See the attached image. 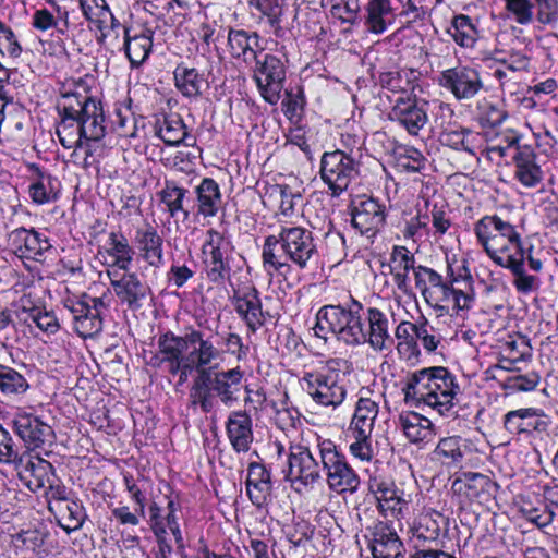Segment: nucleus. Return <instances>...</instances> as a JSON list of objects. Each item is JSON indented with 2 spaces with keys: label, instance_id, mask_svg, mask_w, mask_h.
I'll list each match as a JSON object with an SVG mask.
<instances>
[{
  "label": "nucleus",
  "instance_id": "f257e3e1",
  "mask_svg": "<svg viewBox=\"0 0 558 558\" xmlns=\"http://www.w3.org/2000/svg\"><path fill=\"white\" fill-rule=\"evenodd\" d=\"M318 248L312 230L301 226H281L278 234L265 238L262 259L265 268L280 275L291 272L294 265L303 270L318 259Z\"/></svg>",
  "mask_w": 558,
  "mask_h": 558
},
{
  "label": "nucleus",
  "instance_id": "f03ea898",
  "mask_svg": "<svg viewBox=\"0 0 558 558\" xmlns=\"http://www.w3.org/2000/svg\"><path fill=\"white\" fill-rule=\"evenodd\" d=\"M365 306L362 302L349 295L338 304L322 306L316 314L314 333L327 341L335 338L348 347L365 344Z\"/></svg>",
  "mask_w": 558,
  "mask_h": 558
},
{
  "label": "nucleus",
  "instance_id": "7ed1b4c3",
  "mask_svg": "<svg viewBox=\"0 0 558 558\" xmlns=\"http://www.w3.org/2000/svg\"><path fill=\"white\" fill-rule=\"evenodd\" d=\"M244 372L240 367L214 371L211 364L201 376H194L189 392L191 405L210 413L218 401L230 408L239 400Z\"/></svg>",
  "mask_w": 558,
  "mask_h": 558
},
{
  "label": "nucleus",
  "instance_id": "20e7f679",
  "mask_svg": "<svg viewBox=\"0 0 558 558\" xmlns=\"http://www.w3.org/2000/svg\"><path fill=\"white\" fill-rule=\"evenodd\" d=\"M477 242L487 255L501 265L525 248L517 228L498 215H486L474 223Z\"/></svg>",
  "mask_w": 558,
  "mask_h": 558
},
{
  "label": "nucleus",
  "instance_id": "39448f33",
  "mask_svg": "<svg viewBox=\"0 0 558 558\" xmlns=\"http://www.w3.org/2000/svg\"><path fill=\"white\" fill-rule=\"evenodd\" d=\"M189 348H192L189 353L181 351L178 357L172 359L168 371L171 375H179L180 384L185 383L193 373L201 376L206 366L220 357V351L214 343L193 327L187 328L186 350Z\"/></svg>",
  "mask_w": 558,
  "mask_h": 558
},
{
  "label": "nucleus",
  "instance_id": "423d86ee",
  "mask_svg": "<svg viewBox=\"0 0 558 558\" xmlns=\"http://www.w3.org/2000/svg\"><path fill=\"white\" fill-rule=\"evenodd\" d=\"M301 383L303 390L322 407L336 409L347 397V388L340 371L332 367L330 363L304 371Z\"/></svg>",
  "mask_w": 558,
  "mask_h": 558
},
{
  "label": "nucleus",
  "instance_id": "0eeeda50",
  "mask_svg": "<svg viewBox=\"0 0 558 558\" xmlns=\"http://www.w3.org/2000/svg\"><path fill=\"white\" fill-rule=\"evenodd\" d=\"M318 450L329 488L338 493H355L361 481L347 457L329 439L319 441Z\"/></svg>",
  "mask_w": 558,
  "mask_h": 558
},
{
  "label": "nucleus",
  "instance_id": "6e6552de",
  "mask_svg": "<svg viewBox=\"0 0 558 558\" xmlns=\"http://www.w3.org/2000/svg\"><path fill=\"white\" fill-rule=\"evenodd\" d=\"M64 307L72 314L73 328L82 338H92L104 328V314L109 304L104 298H94L83 293L78 298H68Z\"/></svg>",
  "mask_w": 558,
  "mask_h": 558
},
{
  "label": "nucleus",
  "instance_id": "1a4fd4ad",
  "mask_svg": "<svg viewBox=\"0 0 558 558\" xmlns=\"http://www.w3.org/2000/svg\"><path fill=\"white\" fill-rule=\"evenodd\" d=\"M357 174L359 163L343 150L325 151L320 157L319 175L332 196L347 191Z\"/></svg>",
  "mask_w": 558,
  "mask_h": 558
},
{
  "label": "nucleus",
  "instance_id": "9d476101",
  "mask_svg": "<svg viewBox=\"0 0 558 558\" xmlns=\"http://www.w3.org/2000/svg\"><path fill=\"white\" fill-rule=\"evenodd\" d=\"M60 118L57 135L60 144L66 149L83 147L88 142H99L106 136L105 121L72 116H60Z\"/></svg>",
  "mask_w": 558,
  "mask_h": 558
},
{
  "label": "nucleus",
  "instance_id": "9b49d317",
  "mask_svg": "<svg viewBox=\"0 0 558 558\" xmlns=\"http://www.w3.org/2000/svg\"><path fill=\"white\" fill-rule=\"evenodd\" d=\"M254 80L265 101L276 105L286 80V66L282 60L271 53H262L253 62Z\"/></svg>",
  "mask_w": 558,
  "mask_h": 558
},
{
  "label": "nucleus",
  "instance_id": "f8f14e48",
  "mask_svg": "<svg viewBox=\"0 0 558 558\" xmlns=\"http://www.w3.org/2000/svg\"><path fill=\"white\" fill-rule=\"evenodd\" d=\"M428 101L414 94L400 96L391 107L388 119L398 123L409 135L417 136L428 122Z\"/></svg>",
  "mask_w": 558,
  "mask_h": 558
},
{
  "label": "nucleus",
  "instance_id": "ddd939ff",
  "mask_svg": "<svg viewBox=\"0 0 558 558\" xmlns=\"http://www.w3.org/2000/svg\"><path fill=\"white\" fill-rule=\"evenodd\" d=\"M286 480L292 486L313 487L320 480L319 464L307 447L291 446L288 454Z\"/></svg>",
  "mask_w": 558,
  "mask_h": 558
},
{
  "label": "nucleus",
  "instance_id": "4468645a",
  "mask_svg": "<svg viewBox=\"0 0 558 558\" xmlns=\"http://www.w3.org/2000/svg\"><path fill=\"white\" fill-rule=\"evenodd\" d=\"M446 270V283L452 291L453 306L458 311L469 310L474 301L473 278L465 259L458 260L448 257Z\"/></svg>",
  "mask_w": 558,
  "mask_h": 558
},
{
  "label": "nucleus",
  "instance_id": "2eb2a0df",
  "mask_svg": "<svg viewBox=\"0 0 558 558\" xmlns=\"http://www.w3.org/2000/svg\"><path fill=\"white\" fill-rule=\"evenodd\" d=\"M439 84L458 100L472 99L484 87L480 72L471 66H456L442 71Z\"/></svg>",
  "mask_w": 558,
  "mask_h": 558
},
{
  "label": "nucleus",
  "instance_id": "dca6fc26",
  "mask_svg": "<svg viewBox=\"0 0 558 558\" xmlns=\"http://www.w3.org/2000/svg\"><path fill=\"white\" fill-rule=\"evenodd\" d=\"M114 294L122 304L130 310H138L150 293V288L143 282L135 272L117 270L111 268L107 271Z\"/></svg>",
  "mask_w": 558,
  "mask_h": 558
},
{
  "label": "nucleus",
  "instance_id": "f3484780",
  "mask_svg": "<svg viewBox=\"0 0 558 558\" xmlns=\"http://www.w3.org/2000/svg\"><path fill=\"white\" fill-rule=\"evenodd\" d=\"M442 366L424 367L415 371L407 377V381L402 387L405 402H423L433 408L437 404V398L433 396V390L439 380Z\"/></svg>",
  "mask_w": 558,
  "mask_h": 558
},
{
  "label": "nucleus",
  "instance_id": "a211bd4d",
  "mask_svg": "<svg viewBox=\"0 0 558 558\" xmlns=\"http://www.w3.org/2000/svg\"><path fill=\"white\" fill-rule=\"evenodd\" d=\"M385 218V206L372 197L359 199L351 210L352 227L368 239L378 233Z\"/></svg>",
  "mask_w": 558,
  "mask_h": 558
},
{
  "label": "nucleus",
  "instance_id": "6ab92c4d",
  "mask_svg": "<svg viewBox=\"0 0 558 558\" xmlns=\"http://www.w3.org/2000/svg\"><path fill=\"white\" fill-rule=\"evenodd\" d=\"M232 304L239 317L245 323L247 330L255 333L265 325L266 317L263 311L258 290L253 287H244L234 292Z\"/></svg>",
  "mask_w": 558,
  "mask_h": 558
},
{
  "label": "nucleus",
  "instance_id": "aec40b11",
  "mask_svg": "<svg viewBox=\"0 0 558 558\" xmlns=\"http://www.w3.org/2000/svg\"><path fill=\"white\" fill-rule=\"evenodd\" d=\"M13 429L28 449L39 448L51 444L54 438L53 429L38 416L26 412H17L12 421Z\"/></svg>",
  "mask_w": 558,
  "mask_h": 558
},
{
  "label": "nucleus",
  "instance_id": "412c9836",
  "mask_svg": "<svg viewBox=\"0 0 558 558\" xmlns=\"http://www.w3.org/2000/svg\"><path fill=\"white\" fill-rule=\"evenodd\" d=\"M525 262H527L529 268L535 272H538L543 268L542 260L532 255V247L511 257L500 266L509 269L513 275L512 283L517 291L523 294H529L538 289L539 279L535 275L527 274L525 269Z\"/></svg>",
  "mask_w": 558,
  "mask_h": 558
},
{
  "label": "nucleus",
  "instance_id": "4be33fe9",
  "mask_svg": "<svg viewBox=\"0 0 558 558\" xmlns=\"http://www.w3.org/2000/svg\"><path fill=\"white\" fill-rule=\"evenodd\" d=\"M9 241L21 257L41 262L46 253L52 250L49 239L41 232L26 228H16L9 234Z\"/></svg>",
  "mask_w": 558,
  "mask_h": 558
},
{
  "label": "nucleus",
  "instance_id": "5701e85b",
  "mask_svg": "<svg viewBox=\"0 0 558 558\" xmlns=\"http://www.w3.org/2000/svg\"><path fill=\"white\" fill-rule=\"evenodd\" d=\"M415 287L429 305L448 303L452 299V291L449 290L445 277L433 268L418 265L414 269Z\"/></svg>",
  "mask_w": 558,
  "mask_h": 558
},
{
  "label": "nucleus",
  "instance_id": "b1692460",
  "mask_svg": "<svg viewBox=\"0 0 558 558\" xmlns=\"http://www.w3.org/2000/svg\"><path fill=\"white\" fill-rule=\"evenodd\" d=\"M228 48L233 59L242 60L250 66L265 50L256 32L235 28L228 32Z\"/></svg>",
  "mask_w": 558,
  "mask_h": 558
},
{
  "label": "nucleus",
  "instance_id": "393cba45",
  "mask_svg": "<svg viewBox=\"0 0 558 558\" xmlns=\"http://www.w3.org/2000/svg\"><path fill=\"white\" fill-rule=\"evenodd\" d=\"M57 109L59 116L81 117V119L96 118V120H105L104 109L100 101L76 92L65 93L58 102Z\"/></svg>",
  "mask_w": 558,
  "mask_h": 558
},
{
  "label": "nucleus",
  "instance_id": "a878e982",
  "mask_svg": "<svg viewBox=\"0 0 558 558\" xmlns=\"http://www.w3.org/2000/svg\"><path fill=\"white\" fill-rule=\"evenodd\" d=\"M364 331L365 344H369L375 351H383L387 349V342H393L389 333L388 316L378 307L367 306L365 308Z\"/></svg>",
  "mask_w": 558,
  "mask_h": 558
},
{
  "label": "nucleus",
  "instance_id": "bb28decb",
  "mask_svg": "<svg viewBox=\"0 0 558 558\" xmlns=\"http://www.w3.org/2000/svg\"><path fill=\"white\" fill-rule=\"evenodd\" d=\"M545 426L543 411L535 408L512 410L504 416L505 429L513 435L544 432Z\"/></svg>",
  "mask_w": 558,
  "mask_h": 558
},
{
  "label": "nucleus",
  "instance_id": "cd10ccee",
  "mask_svg": "<svg viewBox=\"0 0 558 558\" xmlns=\"http://www.w3.org/2000/svg\"><path fill=\"white\" fill-rule=\"evenodd\" d=\"M196 196L194 206L195 216L204 219L215 217L221 205L222 194L219 184L213 178H203L194 189Z\"/></svg>",
  "mask_w": 558,
  "mask_h": 558
},
{
  "label": "nucleus",
  "instance_id": "c85d7f7f",
  "mask_svg": "<svg viewBox=\"0 0 558 558\" xmlns=\"http://www.w3.org/2000/svg\"><path fill=\"white\" fill-rule=\"evenodd\" d=\"M272 490L271 473L265 465L252 462L247 468L246 493L258 508L267 504Z\"/></svg>",
  "mask_w": 558,
  "mask_h": 558
},
{
  "label": "nucleus",
  "instance_id": "c756f323",
  "mask_svg": "<svg viewBox=\"0 0 558 558\" xmlns=\"http://www.w3.org/2000/svg\"><path fill=\"white\" fill-rule=\"evenodd\" d=\"M154 32L147 27H124V49L133 66L141 65L149 56Z\"/></svg>",
  "mask_w": 558,
  "mask_h": 558
},
{
  "label": "nucleus",
  "instance_id": "7c9ffc66",
  "mask_svg": "<svg viewBox=\"0 0 558 558\" xmlns=\"http://www.w3.org/2000/svg\"><path fill=\"white\" fill-rule=\"evenodd\" d=\"M230 444L236 452H247L253 442L252 420L244 411L231 412L226 423Z\"/></svg>",
  "mask_w": 558,
  "mask_h": 558
},
{
  "label": "nucleus",
  "instance_id": "2f4dec72",
  "mask_svg": "<svg viewBox=\"0 0 558 558\" xmlns=\"http://www.w3.org/2000/svg\"><path fill=\"white\" fill-rule=\"evenodd\" d=\"M186 339L187 328L183 336H177L171 331L160 335L157 341L158 351L150 356L148 364L153 367L165 365L169 371L172 359L178 357L181 351L186 350Z\"/></svg>",
  "mask_w": 558,
  "mask_h": 558
},
{
  "label": "nucleus",
  "instance_id": "473e14b6",
  "mask_svg": "<svg viewBox=\"0 0 558 558\" xmlns=\"http://www.w3.org/2000/svg\"><path fill=\"white\" fill-rule=\"evenodd\" d=\"M135 241L143 259L148 265L155 268H160L163 265V240L154 227L147 226L144 229H137Z\"/></svg>",
  "mask_w": 558,
  "mask_h": 558
},
{
  "label": "nucleus",
  "instance_id": "72a5a7b5",
  "mask_svg": "<svg viewBox=\"0 0 558 558\" xmlns=\"http://www.w3.org/2000/svg\"><path fill=\"white\" fill-rule=\"evenodd\" d=\"M156 135L168 146L192 147L196 138L186 130L182 118L178 114L165 117L163 121L156 125Z\"/></svg>",
  "mask_w": 558,
  "mask_h": 558
},
{
  "label": "nucleus",
  "instance_id": "f704fd0d",
  "mask_svg": "<svg viewBox=\"0 0 558 558\" xmlns=\"http://www.w3.org/2000/svg\"><path fill=\"white\" fill-rule=\"evenodd\" d=\"M405 548L395 530L388 525L377 529L372 545L374 558H405Z\"/></svg>",
  "mask_w": 558,
  "mask_h": 558
},
{
  "label": "nucleus",
  "instance_id": "c9c22d12",
  "mask_svg": "<svg viewBox=\"0 0 558 558\" xmlns=\"http://www.w3.org/2000/svg\"><path fill=\"white\" fill-rule=\"evenodd\" d=\"M365 13L367 31L375 35L383 34L395 16L390 0H368Z\"/></svg>",
  "mask_w": 558,
  "mask_h": 558
},
{
  "label": "nucleus",
  "instance_id": "e433bc0d",
  "mask_svg": "<svg viewBox=\"0 0 558 558\" xmlns=\"http://www.w3.org/2000/svg\"><path fill=\"white\" fill-rule=\"evenodd\" d=\"M460 387L456 381V377L448 368L444 367L433 390V396L437 398V404H433V409L442 416H448L453 408V399L459 392Z\"/></svg>",
  "mask_w": 558,
  "mask_h": 558
},
{
  "label": "nucleus",
  "instance_id": "4c0bfd02",
  "mask_svg": "<svg viewBox=\"0 0 558 558\" xmlns=\"http://www.w3.org/2000/svg\"><path fill=\"white\" fill-rule=\"evenodd\" d=\"M177 89L187 98H197L202 95L203 87H207V81L195 68H189L185 63H179L173 72Z\"/></svg>",
  "mask_w": 558,
  "mask_h": 558
},
{
  "label": "nucleus",
  "instance_id": "58836bf2",
  "mask_svg": "<svg viewBox=\"0 0 558 558\" xmlns=\"http://www.w3.org/2000/svg\"><path fill=\"white\" fill-rule=\"evenodd\" d=\"M189 190L179 186L174 181L166 180L165 186L157 193L160 203L171 218L182 214L183 220H189L191 211L184 207V201Z\"/></svg>",
  "mask_w": 558,
  "mask_h": 558
},
{
  "label": "nucleus",
  "instance_id": "ea45409f",
  "mask_svg": "<svg viewBox=\"0 0 558 558\" xmlns=\"http://www.w3.org/2000/svg\"><path fill=\"white\" fill-rule=\"evenodd\" d=\"M498 484L493 482L487 475L475 472H464L457 477L452 484V488L459 493H463L468 498H477L482 494H490L498 489Z\"/></svg>",
  "mask_w": 558,
  "mask_h": 558
},
{
  "label": "nucleus",
  "instance_id": "a19ab883",
  "mask_svg": "<svg viewBox=\"0 0 558 558\" xmlns=\"http://www.w3.org/2000/svg\"><path fill=\"white\" fill-rule=\"evenodd\" d=\"M399 423L405 437L411 442H422L435 435L432 421L418 413H402L399 416Z\"/></svg>",
  "mask_w": 558,
  "mask_h": 558
},
{
  "label": "nucleus",
  "instance_id": "79ce46f5",
  "mask_svg": "<svg viewBox=\"0 0 558 558\" xmlns=\"http://www.w3.org/2000/svg\"><path fill=\"white\" fill-rule=\"evenodd\" d=\"M56 507L59 513V524L65 532L77 531L83 526L86 511L81 502L60 496Z\"/></svg>",
  "mask_w": 558,
  "mask_h": 558
},
{
  "label": "nucleus",
  "instance_id": "37998d69",
  "mask_svg": "<svg viewBox=\"0 0 558 558\" xmlns=\"http://www.w3.org/2000/svg\"><path fill=\"white\" fill-rule=\"evenodd\" d=\"M378 414V404L369 398H360L350 423L352 434H372Z\"/></svg>",
  "mask_w": 558,
  "mask_h": 558
},
{
  "label": "nucleus",
  "instance_id": "c03bdc74",
  "mask_svg": "<svg viewBox=\"0 0 558 558\" xmlns=\"http://www.w3.org/2000/svg\"><path fill=\"white\" fill-rule=\"evenodd\" d=\"M418 78V72L414 69H400L379 73L380 87L396 94H408L414 89V82Z\"/></svg>",
  "mask_w": 558,
  "mask_h": 558
},
{
  "label": "nucleus",
  "instance_id": "a18cd8bd",
  "mask_svg": "<svg viewBox=\"0 0 558 558\" xmlns=\"http://www.w3.org/2000/svg\"><path fill=\"white\" fill-rule=\"evenodd\" d=\"M107 253L113 257L112 268L129 270L133 260L134 251L128 239L121 232H111L107 241Z\"/></svg>",
  "mask_w": 558,
  "mask_h": 558
},
{
  "label": "nucleus",
  "instance_id": "49530a36",
  "mask_svg": "<svg viewBox=\"0 0 558 558\" xmlns=\"http://www.w3.org/2000/svg\"><path fill=\"white\" fill-rule=\"evenodd\" d=\"M534 158V154L527 148L515 156V177L529 187L535 186L542 180V171Z\"/></svg>",
  "mask_w": 558,
  "mask_h": 558
},
{
  "label": "nucleus",
  "instance_id": "de8ad7c7",
  "mask_svg": "<svg viewBox=\"0 0 558 558\" xmlns=\"http://www.w3.org/2000/svg\"><path fill=\"white\" fill-rule=\"evenodd\" d=\"M453 40L461 47L472 48L477 40L478 31L471 17L465 14L453 16L448 31Z\"/></svg>",
  "mask_w": 558,
  "mask_h": 558
},
{
  "label": "nucleus",
  "instance_id": "09e8293b",
  "mask_svg": "<svg viewBox=\"0 0 558 558\" xmlns=\"http://www.w3.org/2000/svg\"><path fill=\"white\" fill-rule=\"evenodd\" d=\"M227 251H207V258L204 260L205 271L207 279L215 283L220 284L230 275V264L228 258L225 256Z\"/></svg>",
  "mask_w": 558,
  "mask_h": 558
},
{
  "label": "nucleus",
  "instance_id": "8fccbe9b",
  "mask_svg": "<svg viewBox=\"0 0 558 558\" xmlns=\"http://www.w3.org/2000/svg\"><path fill=\"white\" fill-rule=\"evenodd\" d=\"M29 389V384L25 376L0 363V392L4 396L24 395Z\"/></svg>",
  "mask_w": 558,
  "mask_h": 558
},
{
  "label": "nucleus",
  "instance_id": "3c124183",
  "mask_svg": "<svg viewBox=\"0 0 558 558\" xmlns=\"http://www.w3.org/2000/svg\"><path fill=\"white\" fill-rule=\"evenodd\" d=\"M466 449L465 439L460 436H450L439 440L435 453L442 459L445 464H458L462 461Z\"/></svg>",
  "mask_w": 558,
  "mask_h": 558
},
{
  "label": "nucleus",
  "instance_id": "603ef678",
  "mask_svg": "<svg viewBox=\"0 0 558 558\" xmlns=\"http://www.w3.org/2000/svg\"><path fill=\"white\" fill-rule=\"evenodd\" d=\"M59 12V20L48 9L36 10L32 17V26L40 32H46L56 28L61 35H65L69 27V13L68 11Z\"/></svg>",
  "mask_w": 558,
  "mask_h": 558
},
{
  "label": "nucleus",
  "instance_id": "864d4df0",
  "mask_svg": "<svg viewBox=\"0 0 558 558\" xmlns=\"http://www.w3.org/2000/svg\"><path fill=\"white\" fill-rule=\"evenodd\" d=\"M83 15L97 28L104 27L112 20V13L106 0H78Z\"/></svg>",
  "mask_w": 558,
  "mask_h": 558
},
{
  "label": "nucleus",
  "instance_id": "5fc2aeb1",
  "mask_svg": "<svg viewBox=\"0 0 558 558\" xmlns=\"http://www.w3.org/2000/svg\"><path fill=\"white\" fill-rule=\"evenodd\" d=\"M22 312L26 314L24 320H31L34 323L41 331L48 335H54L60 329V324L54 313L51 311H47L46 308L33 306L31 308L23 307Z\"/></svg>",
  "mask_w": 558,
  "mask_h": 558
},
{
  "label": "nucleus",
  "instance_id": "6e6d98bb",
  "mask_svg": "<svg viewBox=\"0 0 558 558\" xmlns=\"http://www.w3.org/2000/svg\"><path fill=\"white\" fill-rule=\"evenodd\" d=\"M56 179L50 174L39 172L38 179L29 185V196L38 205L49 203L57 197Z\"/></svg>",
  "mask_w": 558,
  "mask_h": 558
},
{
  "label": "nucleus",
  "instance_id": "4d7b16f0",
  "mask_svg": "<svg viewBox=\"0 0 558 558\" xmlns=\"http://www.w3.org/2000/svg\"><path fill=\"white\" fill-rule=\"evenodd\" d=\"M495 61L505 65L511 72L529 71L530 68V57L523 51L513 48L497 51Z\"/></svg>",
  "mask_w": 558,
  "mask_h": 558
},
{
  "label": "nucleus",
  "instance_id": "13d9d810",
  "mask_svg": "<svg viewBox=\"0 0 558 558\" xmlns=\"http://www.w3.org/2000/svg\"><path fill=\"white\" fill-rule=\"evenodd\" d=\"M26 471H29L32 476L36 480V487H53L56 474L53 465L44 459H37L36 462H29L26 465Z\"/></svg>",
  "mask_w": 558,
  "mask_h": 558
},
{
  "label": "nucleus",
  "instance_id": "bf43d9fd",
  "mask_svg": "<svg viewBox=\"0 0 558 558\" xmlns=\"http://www.w3.org/2000/svg\"><path fill=\"white\" fill-rule=\"evenodd\" d=\"M539 379L541 377L536 372L513 374L506 378L504 387L510 392H527L537 387Z\"/></svg>",
  "mask_w": 558,
  "mask_h": 558
},
{
  "label": "nucleus",
  "instance_id": "052dcab7",
  "mask_svg": "<svg viewBox=\"0 0 558 558\" xmlns=\"http://www.w3.org/2000/svg\"><path fill=\"white\" fill-rule=\"evenodd\" d=\"M398 161L408 171L420 172L425 168L426 158L417 148L403 146L398 150Z\"/></svg>",
  "mask_w": 558,
  "mask_h": 558
},
{
  "label": "nucleus",
  "instance_id": "680f3d73",
  "mask_svg": "<svg viewBox=\"0 0 558 558\" xmlns=\"http://www.w3.org/2000/svg\"><path fill=\"white\" fill-rule=\"evenodd\" d=\"M506 10L513 16L514 21L521 25L532 23L534 17V4L531 0H504Z\"/></svg>",
  "mask_w": 558,
  "mask_h": 558
},
{
  "label": "nucleus",
  "instance_id": "e2e57ef3",
  "mask_svg": "<svg viewBox=\"0 0 558 558\" xmlns=\"http://www.w3.org/2000/svg\"><path fill=\"white\" fill-rule=\"evenodd\" d=\"M221 343L225 347V353L234 356L239 362L246 360L250 347L243 342L239 333L229 331L221 335Z\"/></svg>",
  "mask_w": 558,
  "mask_h": 558
},
{
  "label": "nucleus",
  "instance_id": "0e129e2a",
  "mask_svg": "<svg viewBox=\"0 0 558 558\" xmlns=\"http://www.w3.org/2000/svg\"><path fill=\"white\" fill-rule=\"evenodd\" d=\"M354 441L349 446L350 453L365 462L372 461L375 457V449L372 445V434H352Z\"/></svg>",
  "mask_w": 558,
  "mask_h": 558
},
{
  "label": "nucleus",
  "instance_id": "69168bd1",
  "mask_svg": "<svg viewBox=\"0 0 558 558\" xmlns=\"http://www.w3.org/2000/svg\"><path fill=\"white\" fill-rule=\"evenodd\" d=\"M432 225H433V235L436 239L442 236L451 227V218L450 210L444 204L440 206L438 204H434L430 209Z\"/></svg>",
  "mask_w": 558,
  "mask_h": 558
},
{
  "label": "nucleus",
  "instance_id": "338daca9",
  "mask_svg": "<svg viewBox=\"0 0 558 558\" xmlns=\"http://www.w3.org/2000/svg\"><path fill=\"white\" fill-rule=\"evenodd\" d=\"M415 257L405 246L396 245L390 253V269L410 271L416 268Z\"/></svg>",
  "mask_w": 558,
  "mask_h": 558
},
{
  "label": "nucleus",
  "instance_id": "774afa93",
  "mask_svg": "<svg viewBox=\"0 0 558 558\" xmlns=\"http://www.w3.org/2000/svg\"><path fill=\"white\" fill-rule=\"evenodd\" d=\"M360 3L359 0H347L343 5L340 3L331 7V14L337 16L342 23L356 25L360 23Z\"/></svg>",
  "mask_w": 558,
  "mask_h": 558
}]
</instances>
